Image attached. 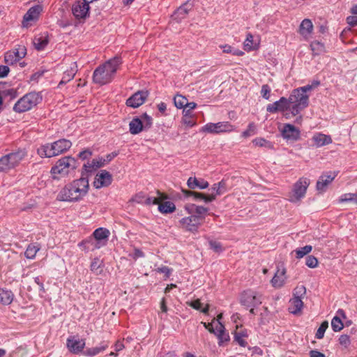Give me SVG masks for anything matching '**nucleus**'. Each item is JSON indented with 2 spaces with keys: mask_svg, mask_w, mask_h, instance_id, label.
Masks as SVG:
<instances>
[{
  "mask_svg": "<svg viewBox=\"0 0 357 357\" xmlns=\"http://www.w3.org/2000/svg\"><path fill=\"white\" fill-rule=\"evenodd\" d=\"M41 100L42 96L39 93H29L17 100L13 107V110L17 113L25 112L37 105Z\"/></svg>",
  "mask_w": 357,
  "mask_h": 357,
  "instance_id": "obj_5",
  "label": "nucleus"
},
{
  "mask_svg": "<svg viewBox=\"0 0 357 357\" xmlns=\"http://www.w3.org/2000/svg\"><path fill=\"white\" fill-rule=\"evenodd\" d=\"M14 299V294L12 291L1 288L0 289V304L8 305L11 304Z\"/></svg>",
  "mask_w": 357,
  "mask_h": 357,
  "instance_id": "obj_31",
  "label": "nucleus"
},
{
  "mask_svg": "<svg viewBox=\"0 0 357 357\" xmlns=\"http://www.w3.org/2000/svg\"><path fill=\"white\" fill-rule=\"evenodd\" d=\"M354 194L355 193L343 194L340 198V202H352Z\"/></svg>",
  "mask_w": 357,
  "mask_h": 357,
  "instance_id": "obj_61",
  "label": "nucleus"
},
{
  "mask_svg": "<svg viewBox=\"0 0 357 357\" xmlns=\"http://www.w3.org/2000/svg\"><path fill=\"white\" fill-rule=\"evenodd\" d=\"M89 0L76 1L72 6V12L77 19L86 17L89 11Z\"/></svg>",
  "mask_w": 357,
  "mask_h": 357,
  "instance_id": "obj_10",
  "label": "nucleus"
},
{
  "mask_svg": "<svg viewBox=\"0 0 357 357\" xmlns=\"http://www.w3.org/2000/svg\"><path fill=\"white\" fill-rule=\"evenodd\" d=\"M109 231L103 227H100L96 229L93 233V238L97 241L100 242V243H106L109 236Z\"/></svg>",
  "mask_w": 357,
  "mask_h": 357,
  "instance_id": "obj_25",
  "label": "nucleus"
},
{
  "mask_svg": "<svg viewBox=\"0 0 357 357\" xmlns=\"http://www.w3.org/2000/svg\"><path fill=\"white\" fill-rule=\"evenodd\" d=\"M252 144L256 146L265 147L268 149H273L274 146L271 142H269L264 138L258 137L252 140Z\"/></svg>",
  "mask_w": 357,
  "mask_h": 357,
  "instance_id": "obj_40",
  "label": "nucleus"
},
{
  "mask_svg": "<svg viewBox=\"0 0 357 357\" xmlns=\"http://www.w3.org/2000/svg\"><path fill=\"white\" fill-rule=\"evenodd\" d=\"M335 175L323 174L321 175L316 184L317 190L320 192H324L329 183H331L335 178Z\"/></svg>",
  "mask_w": 357,
  "mask_h": 357,
  "instance_id": "obj_23",
  "label": "nucleus"
},
{
  "mask_svg": "<svg viewBox=\"0 0 357 357\" xmlns=\"http://www.w3.org/2000/svg\"><path fill=\"white\" fill-rule=\"evenodd\" d=\"M224 332H225V326L221 322H219V324L216 326L214 329V332H212V333L215 334L218 337V335H221Z\"/></svg>",
  "mask_w": 357,
  "mask_h": 357,
  "instance_id": "obj_64",
  "label": "nucleus"
},
{
  "mask_svg": "<svg viewBox=\"0 0 357 357\" xmlns=\"http://www.w3.org/2000/svg\"><path fill=\"white\" fill-rule=\"evenodd\" d=\"M312 140L317 147H321L332 143V139L331 136L322 133L315 134L312 137Z\"/></svg>",
  "mask_w": 357,
  "mask_h": 357,
  "instance_id": "obj_26",
  "label": "nucleus"
},
{
  "mask_svg": "<svg viewBox=\"0 0 357 357\" xmlns=\"http://www.w3.org/2000/svg\"><path fill=\"white\" fill-rule=\"evenodd\" d=\"M288 98L289 102L293 104L291 112L294 116L297 115L301 110L308 106L309 96L298 89H294Z\"/></svg>",
  "mask_w": 357,
  "mask_h": 357,
  "instance_id": "obj_6",
  "label": "nucleus"
},
{
  "mask_svg": "<svg viewBox=\"0 0 357 357\" xmlns=\"http://www.w3.org/2000/svg\"><path fill=\"white\" fill-rule=\"evenodd\" d=\"M185 209L189 214H192L196 218H198V220L202 222L205 219V215L207 213L208 209V208L197 206L194 204H188L185 206Z\"/></svg>",
  "mask_w": 357,
  "mask_h": 357,
  "instance_id": "obj_16",
  "label": "nucleus"
},
{
  "mask_svg": "<svg viewBox=\"0 0 357 357\" xmlns=\"http://www.w3.org/2000/svg\"><path fill=\"white\" fill-rule=\"evenodd\" d=\"M271 88L268 84H264L261 89V96L263 98L268 100L270 98Z\"/></svg>",
  "mask_w": 357,
  "mask_h": 357,
  "instance_id": "obj_56",
  "label": "nucleus"
},
{
  "mask_svg": "<svg viewBox=\"0 0 357 357\" xmlns=\"http://www.w3.org/2000/svg\"><path fill=\"white\" fill-rule=\"evenodd\" d=\"M310 185L307 178H300L293 185L292 190L289 192L288 200L291 203H298L303 199Z\"/></svg>",
  "mask_w": 357,
  "mask_h": 357,
  "instance_id": "obj_7",
  "label": "nucleus"
},
{
  "mask_svg": "<svg viewBox=\"0 0 357 357\" xmlns=\"http://www.w3.org/2000/svg\"><path fill=\"white\" fill-rule=\"evenodd\" d=\"M105 243L97 242L93 237L90 236L78 243V246L84 251H93L100 248Z\"/></svg>",
  "mask_w": 357,
  "mask_h": 357,
  "instance_id": "obj_19",
  "label": "nucleus"
},
{
  "mask_svg": "<svg viewBox=\"0 0 357 357\" xmlns=\"http://www.w3.org/2000/svg\"><path fill=\"white\" fill-rule=\"evenodd\" d=\"M174 102L177 108L181 109L186 106L188 101L185 97L181 95H176L174 98Z\"/></svg>",
  "mask_w": 357,
  "mask_h": 357,
  "instance_id": "obj_45",
  "label": "nucleus"
},
{
  "mask_svg": "<svg viewBox=\"0 0 357 357\" xmlns=\"http://www.w3.org/2000/svg\"><path fill=\"white\" fill-rule=\"evenodd\" d=\"M331 327L335 332L340 331L343 328V323L339 317L335 316L333 318L331 321Z\"/></svg>",
  "mask_w": 357,
  "mask_h": 357,
  "instance_id": "obj_46",
  "label": "nucleus"
},
{
  "mask_svg": "<svg viewBox=\"0 0 357 357\" xmlns=\"http://www.w3.org/2000/svg\"><path fill=\"white\" fill-rule=\"evenodd\" d=\"M112 182V174L106 170H101L98 174H96L95 177L93 186L96 189H100L103 187L109 186Z\"/></svg>",
  "mask_w": 357,
  "mask_h": 357,
  "instance_id": "obj_13",
  "label": "nucleus"
},
{
  "mask_svg": "<svg viewBox=\"0 0 357 357\" xmlns=\"http://www.w3.org/2000/svg\"><path fill=\"white\" fill-rule=\"evenodd\" d=\"M306 289L303 285L298 286L294 289V298L302 299V297L305 294Z\"/></svg>",
  "mask_w": 357,
  "mask_h": 357,
  "instance_id": "obj_50",
  "label": "nucleus"
},
{
  "mask_svg": "<svg viewBox=\"0 0 357 357\" xmlns=\"http://www.w3.org/2000/svg\"><path fill=\"white\" fill-rule=\"evenodd\" d=\"M255 126L253 123L248 125V129L243 132L242 136L243 137H248L254 134Z\"/></svg>",
  "mask_w": 357,
  "mask_h": 357,
  "instance_id": "obj_58",
  "label": "nucleus"
},
{
  "mask_svg": "<svg viewBox=\"0 0 357 357\" xmlns=\"http://www.w3.org/2000/svg\"><path fill=\"white\" fill-rule=\"evenodd\" d=\"M7 155H9V159L10 160L14 167H16L20 165L21 161L24 159L27 155V153L24 149H19Z\"/></svg>",
  "mask_w": 357,
  "mask_h": 357,
  "instance_id": "obj_24",
  "label": "nucleus"
},
{
  "mask_svg": "<svg viewBox=\"0 0 357 357\" xmlns=\"http://www.w3.org/2000/svg\"><path fill=\"white\" fill-rule=\"evenodd\" d=\"M209 245L211 249H212L215 252L220 253L223 251L222 245L220 242L215 241H210Z\"/></svg>",
  "mask_w": 357,
  "mask_h": 357,
  "instance_id": "obj_55",
  "label": "nucleus"
},
{
  "mask_svg": "<svg viewBox=\"0 0 357 357\" xmlns=\"http://www.w3.org/2000/svg\"><path fill=\"white\" fill-rule=\"evenodd\" d=\"M91 155L92 151L89 149L79 152L78 154V157L82 160L89 159Z\"/></svg>",
  "mask_w": 357,
  "mask_h": 357,
  "instance_id": "obj_59",
  "label": "nucleus"
},
{
  "mask_svg": "<svg viewBox=\"0 0 357 357\" xmlns=\"http://www.w3.org/2000/svg\"><path fill=\"white\" fill-rule=\"evenodd\" d=\"M89 189V180L84 178L75 179L61 190L58 199L63 202H77L88 193Z\"/></svg>",
  "mask_w": 357,
  "mask_h": 357,
  "instance_id": "obj_1",
  "label": "nucleus"
},
{
  "mask_svg": "<svg viewBox=\"0 0 357 357\" xmlns=\"http://www.w3.org/2000/svg\"><path fill=\"white\" fill-rule=\"evenodd\" d=\"M312 29L313 24L312 21L309 19H305L301 23L299 32L303 36L307 37L312 33Z\"/></svg>",
  "mask_w": 357,
  "mask_h": 357,
  "instance_id": "obj_32",
  "label": "nucleus"
},
{
  "mask_svg": "<svg viewBox=\"0 0 357 357\" xmlns=\"http://www.w3.org/2000/svg\"><path fill=\"white\" fill-rule=\"evenodd\" d=\"M312 250V246L310 245H307L304 247L297 248L293 251V252H295L296 257L297 259H301L304 256L309 254Z\"/></svg>",
  "mask_w": 357,
  "mask_h": 357,
  "instance_id": "obj_43",
  "label": "nucleus"
},
{
  "mask_svg": "<svg viewBox=\"0 0 357 357\" xmlns=\"http://www.w3.org/2000/svg\"><path fill=\"white\" fill-rule=\"evenodd\" d=\"M289 98L281 97L279 100L274 102L272 104H268L266 107V111L269 113L275 114L278 112H284L290 109V102Z\"/></svg>",
  "mask_w": 357,
  "mask_h": 357,
  "instance_id": "obj_11",
  "label": "nucleus"
},
{
  "mask_svg": "<svg viewBox=\"0 0 357 357\" xmlns=\"http://www.w3.org/2000/svg\"><path fill=\"white\" fill-rule=\"evenodd\" d=\"M121 63L122 60L120 56H114L99 66L93 71V82L101 86L110 83Z\"/></svg>",
  "mask_w": 357,
  "mask_h": 357,
  "instance_id": "obj_2",
  "label": "nucleus"
},
{
  "mask_svg": "<svg viewBox=\"0 0 357 357\" xmlns=\"http://www.w3.org/2000/svg\"><path fill=\"white\" fill-rule=\"evenodd\" d=\"M4 61L8 65H13L14 63L19 61L12 54L11 51H9L5 54Z\"/></svg>",
  "mask_w": 357,
  "mask_h": 357,
  "instance_id": "obj_54",
  "label": "nucleus"
},
{
  "mask_svg": "<svg viewBox=\"0 0 357 357\" xmlns=\"http://www.w3.org/2000/svg\"><path fill=\"white\" fill-rule=\"evenodd\" d=\"M188 305L195 310H200L202 307V303L199 299H196L193 301L188 302Z\"/></svg>",
  "mask_w": 357,
  "mask_h": 357,
  "instance_id": "obj_63",
  "label": "nucleus"
},
{
  "mask_svg": "<svg viewBox=\"0 0 357 357\" xmlns=\"http://www.w3.org/2000/svg\"><path fill=\"white\" fill-rule=\"evenodd\" d=\"M234 130V126L227 121H223L216 123H208L201 128L200 132L218 134L220 132H231Z\"/></svg>",
  "mask_w": 357,
  "mask_h": 357,
  "instance_id": "obj_9",
  "label": "nucleus"
},
{
  "mask_svg": "<svg viewBox=\"0 0 357 357\" xmlns=\"http://www.w3.org/2000/svg\"><path fill=\"white\" fill-rule=\"evenodd\" d=\"M191 117L192 116L183 115V116L182 118V122L183 123V124H185L189 127H193L194 126H195L196 122L194 120H192Z\"/></svg>",
  "mask_w": 357,
  "mask_h": 357,
  "instance_id": "obj_62",
  "label": "nucleus"
},
{
  "mask_svg": "<svg viewBox=\"0 0 357 357\" xmlns=\"http://www.w3.org/2000/svg\"><path fill=\"white\" fill-rule=\"evenodd\" d=\"M107 347L108 344L107 342H102L99 347L88 348L84 353L88 356H94L105 351Z\"/></svg>",
  "mask_w": 357,
  "mask_h": 357,
  "instance_id": "obj_37",
  "label": "nucleus"
},
{
  "mask_svg": "<svg viewBox=\"0 0 357 357\" xmlns=\"http://www.w3.org/2000/svg\"><path fill=\"white\" fill-rule=\"evenodd\" d=\"M350 337L347 335H342L339 337V343L347 348L350 344Z\"/></svg>",
  "mask_w": 357,
  "mask_h": 357,
  "instance_id": "obj_57",
  "label": "nucleus"
},
{
  "mask_svg": "<svg viewBox=\"0 0 357 357\" xmlns=\"http://www.w3.org/2000/svg\"><path fill=\"white\" fill-rule=\"evenodd\" d=\"M183 195L185 197H192L195 201L202 200L206 203L211 202L215 199V195L211 193L209 195H206L202 192H194L188 190L182 189Z\"/></svg>",
  "mask_w": 357,
  "mask_h": 357,
  "instance_id": "obj_17",
  "label": "nucleus"
},
{
  "mask_svg": "<svg viewBox=\"0 0 357 357\" xmlns=\"http://www.w3.org/2000/svg\"><path fill=\"white\" fill-rule=\"evenodd\" d=\"M240 303L246 307H256L262 303L261 295L250 289L244 291L241 296Z\"/></svg>",
  "mask_w": 357,
  "mask_h": 357,
  "instance_id": "obj_8",
  "label": "nucleus"
},
{
  "mask_svg": "<svg viewBox=\"0 0 357 357\" xmlns=\"http://www.w3.org/2000/svg\"><path fill=\"white\" fill-rule=\"evenodd\" d=\"M97 169L98 168L96 167V164L93 163V160L90 162L89 161L84 164L80 178L89 180V177L91 176Z\"/></svg>",
  "mask_w": 357,
  "mask_h": 357,
  "instance_id": "obj_27",
  "label": "nucleus"
},
{
  "mask_svg": "<svg viewBox=\"0 0 357 357\" xmlns=\"http://www.w3.org/2000/svg\"><path fill=\"white\" fill-rule=\"evenodd\" d=\"M34 47L38 50H43L49 43V37L47 32L36 36L33 40Z\"/></svg>",
  "mask_w": 357,
  "mask_h": 357,
  "instance_id": "obj_22",
  "label": "nucleus"
},
{
  "mask_svg": "<svg viewBox=\"0 0 357 357\" xmlns=\"http://www.w3.org/2000/svg\"><path fill=\"white\" fill-rule=\"evenodd\" d=\"M14 168L13 165L9 159V155L6 154L0 158V172H7Z\"/></svg>",
  "mask_w": 357,
  "mask_h": 357,
  "instance_id": "obj_34",
  "label": "nucleus"
},
{
  "mask_svg": "<svg viewBox=\"0 0 357 357\" xmlns=\"http://www.w3.org/2000/svg\"><path fill=\"white\" fill-rule=\"evenodd\" d=\"M78 166L77 160L71 156H65L59 159L51 169V174L54 179H59L56 175L67 176L74 171Z\"/></svg>",
  "mask_w": 357,
  "mask_h": 357,
  "instance_id": "obj_4",
  "label": "nucleus"
},
{
  "mask_svg": "<svg viewBox=\"0 0 357 357\" xmlns=\"http://www.w3.org/2000/svg\"><path fill=\"white\" fill-rule=\"evenodd\" d=\"M145 199H146L145 193L143 192H139L132 197L131 201L136 202L137 204H144Z\"/></svg>",
  "mask_w": 357,
  "mask_h": 357,
  "instance_id": "obj_53",
  "label": "nucleus"
},
{
  "mask_svg": "<svg viewBox=\"0 0 357 357\" xmlns=\"http://www.w3.org/2000/svg\"><path fill=\"white\" fill-rule=\"evenodd\" d=\"M72 146V142L66 139H60L52 144L41 146L37 150L42 158H51L67 151Z\"/></svg>",
  "mask_w": 357,
  "mask_h": 357,
  "instance_id": "obj_3",
  "label": "nucleus"
},
{
  "mask_svg": "<svg viewBox=\"0 0 357 357\" xmlns=\"http://www.w3.org/2000/svg\"><path fill=\"white\" fill-rule=\"evenodd\" d=\"M179 223L182 228L185 229V230L191 232H196L197 231L199 225H201L202 222L198 220V218H196L192 214H190V216L183 218L180 220Z\"/></svg>",
  "mask_w": 357,
  "mask_h": 357,
  "instance_id": "obj_14",
  "label": "nucleus"
},
{
  "mask_svg": "<svg viewBox=\"0 0 357 357\" xmlns=\"http://www.w3.org/2000/svg\"><path fill=\"white\" fill-rule=\"evenodd\" d=\"M144 128V125L141 119L135 117L129 123V130L132 135H137Z\"/></svg>",
  "mask_w": 357,
  "mask_h": 357,
  "instance_id": "obj_29",
  "label": "nucleus"
},
{
  "mask_svg": "<svg viewBox=\"0 0 357 357\" xmlns=\"http://www.w3.org/2000/svg\"><path fill=\"white\" fill-rule=\"evenodd\" d=\"M282 136L284 139L295 142L300 139L301 133L300 130L294 126L286 123L282 130Z\"/></svg>",
  "mask_w": 357,
  "mask_h": 357,
  "instance_id": "obj_15",
  "label": "nucleus"
},
{
  "mask_svg": "<svg viewBox=\"0 0 357 357\" xmlns=\"http://www.w3.org/2000/svg\"><path fill=\"white\" fill-rule=\"evenodd\" d=\"M11 52L15 59L20 61L26 56V49L24 46H19L18 48L13 50Z\"/></svg>",
  "mask_w": 357,
  "mask_h": 357,
  "instance_id": "obj_47",
  "label": "nucleus"
},
{
  "mask_svg": "<svg viewBox=\"0 0 357 357\" xmlns=\"http://www.w3.org/2000/svg\"><path fill=\"white\" fill-rule=\"evenodd\" d=\"M214 195H221L227 192L226 181L222 180L219 183H214L211 188Z\"/></svg>",
  "mask_w": 357,
  "mask_h": 357,
  "instance_id": "obj_35",
  "label": "nucleus"
},
{
  "mask_svg": "<svg viewBox=\"0 0 357 357\" xmlns=\"http://www.w3.org/2000/svg\"><path fill=\"white\" fill-rule=\"evenodd\" d=\"M103 262L98 258H94L91 264L90 270L98 275L102 273Z\"/></svg>",
  "mask_w": 357,
  "mask_h": 357,
  "instance_id": "obj_39",
  "label": "nucleus"
},
{
  "mask_svg": "<svg viewBox=\"0 0 357 357\" xmlns=\"http://www.w3.org/2000/svg\"><path fill=\"white\" fill-rule=\"evenodd\" d=\"M284 274L285 269H278L271 280L272 286L275 288H280L282 287L285 280Z\"/></svg>",
  "mask_w": 357,
  "mask_h": 357,
  "instance_id": "obj_30",
  "label": "nucleus"
},
{
  "mask_svg": "<svg viewBox=\"0 0 357 357\" xmlns=\"http://www.w3.org/2000/svg\"><path fill=\"white\" fill-rule=\"evenodd\" d=\"M84 346L85 342L84 340L76 339L75 337H70L67 339V347L74 354L81 352Z\"/></svg>",
  "mask_w": 357,
  "mask_h": 357,
  "instance_id": "obj_20",
  "label": "nucleus"
},
{
  "mask_svg": "<svg viewBox=\"0 0 357 357\" xmlns=\"http://www.w3.org/2000/svg\"><path fill=\"white\" fill-rule=\"evenodd\" d=\"M75 73L76 70L72 68L70 70H67L66 71H65L63 75L62 79L59 84V87L72 80L74 78Z\"/></svg>",
  "mask_w": 357,
  "mask_h": 357,
  "instance_id": "obj_42",
  "label": "nucleus"
},
{
  "mask_svg": "<svg viewBox=\"0 0 357 357\" xmlns=\"http://www.w3.org/2000/svg\"><path fill=\"white\" fill-rule=\"evenodd\" d=\"M42 10V6L39 5L30 8L23 17V26H26V22L38 19Z\"/></svg>",
  "mask_w": 357,
  "mask_h": 357,
  "instance_id": "obj_21",
  "label": "nucleus"
},
{
  "mask_svg": "<svg viewBox=\"0 0 357 357\" xmlns=\"http://www.w3.org/2000/svg\"><path fill=\"white\" fill-rule=\"evenodd\" d=\"M310 48L314 55H319L325 52V46L324 43L317 40L311 43Z\"/></svg>",
  "mask_w": 357,
  "mask_h": 357,
  "instance_id": "obj_41",
  "label": "nucleus"
},
{
  "mask_svg": "<svg viewBox=\"0 0 357 357\" xmlns=\"http://www.w3.org/2000/svg\"><path fill=\"white\" fill-rule=\"evenodd\" d=\"M176 206L175 204L169 201L165 202L162 203H160L158 204V210L162 213H172L175 211Z\"/></svg>",
  "mask_w": 357,
  "mask_h": 357,
  "instance_id": "obj_38",
  "label": "nucleus"
},
{
  "mask_svg": "<svg viewBox=\"0 0 357 357\" xmlns=\"http://www.w3.org/2000/svg\"><path fill=\"white\" fill-rule=\"evenodd\" d=\"M187 185L190 189H206L208 187L209 183L204 179L198 180L196 177H190L188 179Z\"/></svg>",
  "mask_w": 357,
  "mask_h": 357,
  "instance_id": "obj_28",
  "label": "nucleus"
},
{
  "mask_svg": "<svg viewBox=\"0 0 357 357\" xmlns=\"http://www.w3.org/2000/svg\"><path fill=\"white\" fill-rule=\"evenodd\" d=\"M40 249V247L38 244L31 243L28 245L24 252V255L27 259H33L36 257V255Z\"/></svg>",
  "mask_w": 357,
  "mask_h": 357,
  "instance_id": "obj_36",
  "label": "nucleus"
},
{
  "mask_svg": "<svg viewBox=\"0 0 357 357\" xmlns=\"http://www.w3.org/2000/svg\"><path fill=\"white\" fill-rule=\"evenodd\" d=\"M149 96L147 91H138L126 100V105L132 108H137L144 104Z\"/></svg>",
  "mask_w": 357,
  "mask_h": 357,
  "instance_id": "obj_12",
  "label": "nucleus"
},
{
  "mask_svg": "<svg viewBox=\"0 0 357 357\" xmlns=\"http://www.w3.org/2000/svg\"><path fill=\"white\" fill-rule=\"evenodd\" d=\"M328 327V322L327 321H323L319 328L317 331V333L315 334V337L317 339H322L324 336V333L326 331V329Z\"/></svg>",
  "mask_w": 357,
  "mask_h": 357,
  "instance_id": "obj_48",
  "label": "nucleus"
},
{
  "mask_svg": "<svg viewBox=\"0 0 357 357\" xmlns=\"http://www.w3.org/2000/svg\"><path fill=\"white\" fill-rule=\"evenodd\" d=\"M197 104L195 102H188L186 106L183 108V113L184 116H192V110L195 109Z\"/></svg>",
  "mask_w": 357,
  "mask_h": 357,
  "instance_id": "obj_51",
  "label": "nucleus"
},
{
  "mask_svg": "<svg viewBox=\"0 0 357 357\" xmlns=\"http://www.w3.org/2000/svg\"><path fill=\"white\" fill-rule=\"evenodd\" d=\"M248 334L245 331L236 332L234 333V340L243 347H245L248 345V342L243 339L244 337H247Z\"/></svg>",
  "mask_w": 357,
  "mask_h": 357,
  "instance_id": "obj_44",
  "label": "nucleus"
},
{
  "mask_svg": "<svg viewBox=\"0 0 357 357\" xmlns=\"http://www.w3.org/2000/svg\"><path fill=\"white\" fill-rule=\"evenodd\" d=\"M305 264L309 268H314L317 266L318 260L315 257L309 255L306 257Z\"/></svg>",
  "mask_w": 357,
  "mask_h": 357,
  "instance_id": "obj_52",
  "label": "nucleus"
},
{
  "mask_svg": "<svg viewBox=\"0 0 357 357\" xmlns=\"http://www.w3.org/2000/svg\"><path fill=\"white\" fill-rule=\"evenodd\" d=\"M143 122V125H144V129H149L151 127L153 124L152 118L149 116L146 113H144L141 115L140 118Z\"/></svg>",
  "mask_w": 357,
  "mask_h": 357,
  "instance_id": "obj_49",
  "label": "nucleus"
},
{
  "mask_svg": "<svg viewBox=\"0 0 357 357\" xmlns=\"http://www.w3.org/2000/svg\"><path fill=\"white\" fill-rule=\"evenodd\" d=\"M156 271L160 273H164L165 278H167L170 276L172 270L166 266H162L161 267L158 268Z\"/></svg>",
  "mask_w": 357,
  "mask_h": 357,
  "instance_id": "obj_60",
  "label": "nucleus"
},
{
  "mask_svg": "<svg viewBox=\"0 0 357 357\" xmlns=\"http://www.w3.org/2000/svg\"><path fill=\"white\" fill-rule=\"evenodd\" d=\"M192 8V3L190 1H187L174 11L172 17L177 22H180L186 17L189 11L191 10Z\"/></svg>",
  "mask_w": 357,
  "mask_h": 357,
  "instance_id": "obj_18",
  "label": "nucleus"
},
{
  "mask_svg": "<svg viewBox=\"0 0 357 357\" xmlns=\"http://www.w3.org/2000/svg\"><path fill=\"white\" fill-rule=\"evenodd\" d=\"M289 310L291 313L294 314H296L299 312H301V309L303 307V303L302 299L298 298H293L289 301Z\"/></svg>",
  "mask_w": 357,
  "mask_h": 357,
  "instance_id": "obj_33",
  "label": "nucleus"
}]
</instances>
